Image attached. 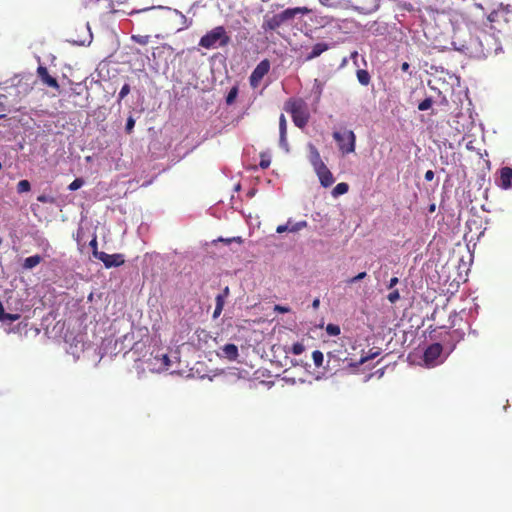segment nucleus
Instances as JSON below:
<instances>
[{
	"mask_svg": "<svg viewBox=\"0 0 512 512\" xmlns=\"http://www.w3.org/2000/svg\"><path fill=\"white\" fill-rule=\"evenodd\" d=\"M451 45L454 50L476 58L498 54L502 50L495 35L486 30H480L472 38L470 29L459 28L452 36Z\"/></svg>",
	"mask_w": 512,
	"mask_h": 512,
	"instance_id": "nucleus-1",
	"label": "nucleus"
},
{
	"mask_svg": "<svg viewBox=\"0 0 512 512\" xmlns=\"http://www.w3.org/2000/svg\"><path fill=\"white\" fill-rule=\"evenodd\" d=\"M45 335L48 338L62 337L68 345L67 353L75 358H79L84 351L86 334L81 330V325L78 322H55L51 330L50 326L47 325Z\"/></svg>",
	"mask_w": 512,
	"mask_h": 512,
	"instance_id": "nucleus-2",
	"label": "nucleus"
},
{
	"mask_svg": "<svg viewBox=\"0 0 512 512\" xmlns=\"http://www.w3.org/2000/svg\"><path fill=\"white\" fill-rule=\"evenodd\" d=\"M150 332L142 322H132L131 331L123 336L125 348L135 353H141L142 349L150 342Z\"/></svg>",
	"mask_w": 512,
	"mask_h": 512,
	"instance_id": "nucleus-3",
	"label": "nucleus"
},
{
	"mask_svg": "<svg viewBox=\"0 0 512 512\" xmlns=\"http://www.w3.org/2000/svg\"><path fill=\"white\" fill-rule=\"evenodd\" d=\"M230 42V37L223 26H217L201 37L199 46L205 49H217Z\"/></svg>",
	"mask_w": 512,
	"mask_h": 512,
	"instance_id": "nucleus-4",
	"label": "nucleus"
},
{
	"mask_svg": "<svg viewBox=\"0 0 512 512\" xmlns=\"http://www.w3.org/2000/svg\"><path fill=\"white\" fill-rule=\"evenodd\" d=\"M285 110L291 114L293 122L297 127L303 128L308 123L309 112L304 100L290 99L285 104Z\"/></svg>",
	"mask_w": 512,
	"mask_h": 512,
	"instance_id": "nucleus-5",
	"label": "nucleus"
},
{
	"mask_svg": "<svg viewBox=\"0 0 512 512\" xmlns=\"http://www.w3.org/2000/svg\"><path fill=\"white\" fill-rule=\"evenodd\" d=\"M2 328L6 333H16L26 338H35L41 328L35 322H2Z\"/></svg>",
	"mask_w": 512,
	"mask_h": 512,
	"instance_id": "nucleus-6",
	"label": "nucleus"
},
{
	"mask_svg": "<svg viewBox=\"0 0 512 512\" xmlns=\"http://www.w3.org/2000/svg\"><path fill=\"white\" fill-rule=\"evenodd\" d=\"M333 138L342 154L346 155L355 151L356 136L352 130L335 131Z\"/></svg>",
	"mask_w": 512,
	"mask_h": 512,
	"instance_id": "nucleus-7",
	"label": "nucleus"
},
{
	"mask_svg": "<svg viewBox=\"0 0 512 512\" xmlns=\"http://www.w3.org/2000/svg\"><path fill=\"white\" fill-rule=\"evenodd\" d=\"M147 363L151 366V370H166L170 366V359L168 357V354L163 349H153L150 352L149 358L146 360Z\"/></svg>",
	"mask_w": 512,
	"mask_h": 512,
	"instance_id": "nucleus-8",
	"label": "nucleus"
},
{
	"mask_svg": "<svg viewBox=\"0 0 512 512\" xmlns=\"http://www.w3.org/2000/svg\"><path fill=\"white\" fill-rule=\"evenodd\" d=\"M435 13L440 16H445L448 18V20L450 21L451 25L453 26V35H455V32L459 29V28H464V29H469L467 27V25L465 24L464 22V16L463 14L458 11V10H455V9H452V8H448V9H438L436 8L435 9Z\"/></svg>",
	"mask_w": 512,
	"mask_h": 512,
	"instance_id": "nucleus-9",
	"label": "nucleus"
},
{
	"mask_svg": "<svg viewBox=\"0 0 512 512\" xmlns=\"http://www.w3.org/2000/svg\"><path fill=\"white\" fill-rule=\"evenodd\" d=\"M443 351V347L440 343H433L429 345L423 353V362L426 367H435L441 363L438 359L440 358Z\"/></svg>",
	"mask_w": 512,
	"mask_h": 512,
	"instance_id": "nucleus-10",
	"label": "nucleus"
},
{
	"mask_svg": "<svg viewBox=\"0 0 512 512\" xmlns=\"http://www.w3.org/2000/svg\"><path fill=\"white\" fill-rule=\"evenodd\" d=\"M270 70V62L267 59L262 60L252 71L249 82L252 88H257L263 79V77L269 72Z\"/></svg>",
	"mask_w": 512,
	"mask_h": 512,
	"instance_id": "nucleus-11",
	"label": "nucleus"
},
{
	"mask_svg": "<svg viewBox=\"0 0 512 512\" xmlns=\"http://www.w3.org/2000/svg\"><path fill=\"white\" fill-rule=\"evenodd\" d=\"M94 256L102 261L106 268L117 267L124 263L121 254H107L105 252L93 251Z\"/></svg>",
	"mask_w": 512,
	"mask_h": 512,
	"instance_id": "nucleus-12",
	"label": "nucleus"
},
{
	"mask_svg": "<svg viewBox=\"0 0 512 512\" xmlns=\"http://www.w3.org/2000/svg\"><path fill=\"white\" fill-rule=\"evenodd\" d=\"M496 184L498 187L508 190L512 188V168L511 167H503L499 171V177L496 179Z\"/></svg>",
	"mask_w": 512,
	"mask_h": 512,
	"instance_id": "nucleus-13",
	"label": "nucleus"
},
{
	"mask_svg": "<svg viewBox=\"0 0 512 512\" xmlns=\"http://www.w3.org/2000/svg\"><path fill=\"white\" fill-rule=\"evenodd\" d=\"M310 13V9L307 7H295V8H287L281 13H278L280 19L283 23L294 19L298 14L307 15Z\"/></svg>",
	"mask_w": 512,
	"mask_h": 512,
	"instance_id": "nucleus-14",
	"label": "nucleus"
},
{
	"mask_svg": "<svg viewBox=\"0 0 512 512\" xmlns=\"http://www.w3.org/2000/svg\"><path fill=\"white\" fill-rule=\"evenodd\" d=\"M283 24L278 14L274 15H265L262 23V29L267 31H274L278 29Z\"/></svg>",
	"mask_w": 512,
	"mask_h": 512,
	"instance_id": "nucleus-15",
	"label": "nucleus"
},
{
	"mask_svg": "<svg viewBox=\"0 0 512 512\" xmlns=\"http://www.w3.org/2000/svg\"><path fill=\"white\" fill-rule=\"evenodd\" d=\"M307 225L308 224L306 221H300V222L293 223L291 220H288V222L286 224L279 225L276 228V232L284 233V232L288 231V232L296 233V232L302 230L303 228L307 227Z\"/></svg>",
	"mask_w": 512,
	"mask_h": 512,
	"instance_id": "nucleus-16",
	"label": "nucleus"
},
{
	"mask_svg": "<svg viewBox=\"0 0 512 512\" xmlns=\"http://www.w3.org/2000/svg\"><path fill=\"white\" fill-rule=\"evenodd\" d=\"M315 172L318 175L322 186L329 187L334 183V177L326 165L315 170Z\"/></svg>",
	"mask_w": 512,
	"mask_h": 512,
	"instance_id": "nucleus-17",
	"label": "nucleus"
},
{
	"mask_svg": "<svg viewBox=\"0 0 512 512\" xmlns=\"http://www.w3.org/2000/svg\"><path fill=\"white\" fill-rule=\"evenodd\" d=\"M37 74H38L39 78L42 80V82L44 84H46L47 86L56 88V89L59 88L57 80L54 77L49 75L46 67L39 66L37 68Z\"/></svg>",
	"mask_w": 512,
	"mask_h": 512,
	"instance_id": "nucleus-18",
	"label": "nucleus"
},
{
	"mask_svg": "<svg viewBox=\"0 0 512 512\" xmlns=\"http://www.w3.org/2000/svg\"><path fill=\"white\" fill-rule=\"evenodd\" d=\"M308 148H309V152H310L309 160H310V163L312 164L314 170H317V169L325 166L316 147L312 144H309Z\"/></svg>",
	"mask_w": 512,
	"mask_h": 512,
	"instance_id": "nucleus-19",
	"label": "nucleus"
},
{
	"mask_svg": "<svg viewBox=\"0 0 512 512\" xmlns=\"http://www.w3.org/2000/svg\"><path fill=\"white\" fill-rule=\"evenodd\" d=\"M221 357L229 360L234 361L239 356L238 348L234 344H226L221 348Z\"/></svg>",
	"mask_w": 512,
	"mask_h": 512,
	"instance_id": "nucleus-20",
	"label": "nucleus"
},
{
	"mask_svg": "<svg viewBox=\"0 0 512 512\" xmlns=\"http://www.w3.org/2000/svg\"><path fill=\"white\" fill-rule=\"evenodd\" d=\"M329 49V45L324 42H320L315 44L312 47L311 52L305 57L306 61H310L314 58L319 57L323 52L327 51Z\"/></svg>",
	"mask_w": 512,
	"mask_h": 512,
	"instance_id": "nucleus-21",
	"label": "nucleus"
},
{
	"mask_svg": "<svg viewBox=\"0 0 512 512\" xmlns=\"http://www.w3.org/2000/svg\"><path fill=\"white\" fill-rule=\"evenodd\" d=\"M323 5L332 8H344L348 9L351 7L350 0H319Z\"/></svg>",
	"mask_w": 512,
	"mask_h": 512,
	"instance_id": "nucleus-22",
	"label": "nucleus"
},
{
	"mask_svg": "<svg viewBox=\"0 0 512 512\" xmlns=\"http://www.w3.org/2000/svg\"><path fill=\"white\" fill-rule=\"evenodd\" d=\"M42 260L43 259L40 255H33V256L27 257L24 260L22 266L26 270H31L34 267H36L38 264H40Z\"/></svg>",
	"mask_w": 512,
	"mask_h": 512,
	"instance_id": "nucleus-23",
	"label": "nucleus"
},
{
	"mask_svg": "<svg viewBox=\"0 0 512 512\" xmlns=\"http://www.w3.org/2000/svg\"><path fill=\"white\" fill-rule=\"evenodd\" d=\"M349 186L345 182L338 183L332 190L333 197H338L348 192Z\"/></svg>",
	"mask_w": 512,
	"mask_h": 512,
	"instance_id": "nucleus-24",
	"label": "nucleus"
},
{
	"mask_svg": "<svg viewBox=\"0 0 512 512\" xmlns=\"http://www.w3.org/2000/svg\"><path fill=\"white\" fill-rule=\"evenodd\" d=\"M357 79L362 85H368L370 82V75L366 70L360 69L357 71Z\"/></svg>",
	"mask_w": 512,
	"mask_h": 512,
	"instance_id": "nucleus-25",
	"label": "nucleus"
},
{
	"mask_svg": "<svg viewBox=\"0 0 512 512\" xmlns=\"http://www.w3.org/2000/svg\"><path fill=\"white\" fill-rule=\"evenodd\" d=\"M312 359L316 367H321L324 360V355L321 351L315 350L312 353Z\"/></svg>",
	"mask_w": 512,
	"mask_h": 512,
	"instance_id": "nucleus-26",
	"label": "nucleus"
},
{
	"mask_svg": "<svg viewBox=\"0 0 512 512\" xmlns=\"http://www.w3.org/2000/svg\"><path fill=\"white\" fill-rule=\"evenodd\" d=\"M305 350V346L302 342H296L292 344L290 352L294 355H301Z\"/></svg>",
	"mask_w": 512,
	"mask_h": 512,
	"instance_id": "nucleus-27",
	"label": "nucleus"
},
{
	"mask_svg": "<svg viewBox=\"0 0 512 512\" xmlns=\"http://www.w3.org/2000/svg\"><path fill=\"white\" fill-rule=\"evenodd\" d=\"M31 185L28 180H21L17 184V192L18 193H25L30 191Z\"/></svg>",
	"mask_w": 512,
	"mask_h": 512,
	"instance_id": "nucleus-28",
	"label": "nucleus"
},
{
	"mask_svg": "<svg viewBox=\"0 0 512 512\" xmlns=\"http://www.w3.org/2000/svg\"><path fill=\"white\" fill-rule=\"evenodd\" d=\"M326 332L329 336H337L340 334V327L337 324L329 323L326 326Z\"/></svg>",
	"mask_w": 512,
	"mask_h": 512,
	"instance_id": "nucleus-29",
	"label": "nucleus"
},
{
	"mask_svg": "<svg viewBox=\"0 0 512 512\" xmlns=\"http://www.w3.org/2000/svg\"><path fill=\"white\" fill-rule=\"evenodd\" d=\"M132 40L138 44L146 45L150 40V36L149 35H133Z\"/></svg>",
	"mask_w": 512,
	"mask_h": 512,
	"instance_id": "nucleus-30",
	"label": "nucleus"
},
{
	"mask_svg": "<svg viewBox=\"0 0 512 512\" xmlns=\"http://www.w3.org/2000/svg\"><path fill=\"white\" fill-rule=\"evenodd\" d=\"M84 185V181L83 179L81 178H76L74 181H72L69 186H68V189L70 191H76L78 189H80L82 186Z\"/></svg>",
	"mask_w": 512,
	"mask_h": 512,
	"instance_id": "nucleus-31",
	"label": "nucleus"
},
{
	"mask_svg": "<svg viewBox=\"0 0 512 512\" xmlns=\"http://www.w3.org/2000/svg\"><path fill=\"white\" fill-rule=\"evenodd\" d=\"M237 95H238V88L237 87H233L229 91V93H228V95L226 97L227 104H232L235 101Z\"/></svg>",
	"mask_w": 512,
	"mask_h": 512,
	"instance_id": "nucleus-32",
	"label": "nucleus"
},
{
	"mask_svg": "<svg viewBox=\"0 0 512 512\" xmlns=\"http://www.w3.org/2000/svg\"><path fill=\"white\" fill-rule=\"evenodd\" d=\"M279 133L287 134V121L283 114H281L279 118Z\"/></svg>",
	"mask_w": 512,
	"mask_h": 512,
	"instance_id": "nucleus-33",
	"label": "nucleus"
},
{
	"mask_svg": "<svg viewBox=\"0 0 512 512\" xmlns=\"http://www.w3.org/2000/svg\"><path fill=\"white\" fill-rule=\"evenodd\" d=\"M216 241L224 242L226 244H231L233 242H236L238 244H242L243 243V239L240 236L232 237V238H222V237H220Z\"/></svg>",
	"mask_w": 512,
	"mask_h": 512,
	"instance_id": "nucleus-34",
	"label": "nucleus"
},
{
	"mask_svg": "<svg viewBox=\"0 0 512 512\" xmlns=\"http://www.w3.org/2000/svg\"><path fill=\"white\" fill-rule=\"evenodd\" d=\"M432 103L433 101L431 98H426L418 105V109L420 111H426L431 108Z\"/></svg>",
	"mask_w": 512,
	"mask_h": 512,
	"instance_id": "nucleus-35",
	"label": "nucleus"
},
{
	"mask_svg": "<svg viewBox=\"0 0 512 512\" xmlns=\"http://www.w3.org/2000/svg\"><path fill=\"white\" fill-rule=\"evenodd\" d=\"M87 30H88L87 38H85L83 40H73V43L78 44V45L90 44L92 41V34L90 32V27L88 25H87Z\"/></svg>",
	"mask_w": 512,
	"mask_h": 512,
	"instance_id": "nucleus-36",
	"label": "nucleus"
},
{
	"mask_svg": "<svg viewBox=\"0 0 512 512\" xmlns=\"http://www.w3.org/2000/svg\"><path fill=\"white\" fill-rule=\"evenodd\" d=\"M287 134H280V138H279V145L282 149H284L286 152L289 151V145H288V141H287Z\"/></svg>",
	"mask_w": 512,
	"mask_h": 512,
	"instance_id": "nucleus-37",
	"label": "nucleus"
},
{
	"mask_svg": "<svg viewBox=\"0 0 512 512\" xmlns=\"http://www.w3.org/2000/svg\"><path fill=\"white\" fill-rule=\"evenodd\" d=\"M387 299L390 303H396L400 299L398 290H393L387 295Z\"/></svg>",
	"mask_w": 512,
	"mask_h": 512,
	"instance_id": "nucleus-38",
	"label": "nucleus"
},
{
	"mask_svg": "<svg viewBox=\"0 0 512 512\" xmlns=\"http://www.w3.org/2000/svg\"><path fill=\"white\" fill-rule=\"evenodd\" d=\"M130 92L129 84H124L118 94L119 101L123 100Z\"/></svg>",
	"mask_w": 512,
	"mask_h": 512,
	"instance_id": "nucleus-39",
	"label": "nucleus"
},
{
	"mask_svg": "<svg viewBox=\"0 0 512 512\" xmlns=\"http://www.w3.org/2000/svg\"><path fill=\"white\" fill-rule=\"evenodd\" d=\"M502 17V13L499 11H493L489 16L488 20L492 24L494 22H497L499 18Z\"/></svg>",
	"mask_w": 512,
	"mask_h": 512,
	"instance_id": "nucleus-40",
	"label": "nucleus"
},
{
	"mask_svg": "<svg viewBox=\"0 0 512 512\" xmlns=\"http://www.w3.org/2000/svg\"><path fill=\"white\" fill-rule=\"evenodd\" d=\"M135 126V120L132 116L127 119L125 130L127 133H131Z\"/></svg>",
	"mask_w": 512,
	"mask_h": 512,
	"instance_id": "nucleus-41",
	"label": "nucleus"
},
{
	"mask_svg": "<svg viewBox=\"0 0 512 512\" xmlns=\"http://www.w3.org/2000/svg\"><path fill=\"white\" fill-rule=\"evenodd\" d=\"M270 158L269 157H266L265 155H262L261 156V161L259 163V166L262 168V169H266L270 166Z\"/></svg>",
	"mask_w": 512,
	"mask_h": 512,
	"instance_id": "nucleus-42",
	"label": "nucleus"
},
{
	"mask_svg": "<svg viewBox=\"0 0 512 512\" xmlns=\"http://www.w3.org/2000/svg\"><path fill=\"white\" fill-rule=\"evenodd\" d=\"M366 275H367L366 272H361V273L357 274L356 276L352 277L351 279H349L347 282L349 284L355 283L357 281L364 279L366 277Z\"/></svg>",
	"mask_w": 512,
	"mask_h": 512,
	"instance_id": "nucleus-43",
	"label": "nucleus"
},
{
	"mask_svg": "<svg viewBox=\"0 0 512 512\" xmlns=\"http://www.w3.org/2000/svg\"><path fill=\"white\" fill-rule=\"evenodd\" d=\"M369 352H371V353H369L367 356L361 357L360 363H364L367 360L373 359V358H375L376 356L379 355V351L372 352V349H369Z\"/></svg>",
	"mask_w": 512,
	"mask_h": 512,
	"instance_id": "nucleus-44",
	"label": "nucleus"
},
{
	"mask_svg": "<svg viewBox=\"0 0 512 512\" xmlns=\"http://www.w3.org/2000/svg\"><path fill=\"white\" fill-rule=\"evenodd\" d=\"M369 352H371V353H369L367 356L361 357L360 363H364L367 360L373 359V358H375L376 356L379 355V351L372 352V349H369Z\"/></svg>",
	"mask_w": 512,
	"mask_h": 512,
	"instance_id": "nucleus-45",
	"label": "nucleus"
},
{
	"mask_svg": "<svg viewBox=\"0 0 512 512\" xmlns=\"http://www.w3.org/2000/svg\"><path fill=\"white\" fill-rule=\"evenodd\" d=\"M37 200L41 203H53L54 202V199L47 195H39L37 197Z\"/></svg>",
	"mask_w": 512,
	"mask_h": 512,
	"instance_id": "nucleus-46",
	"label": "nucleus"
},
{
	"mask_svg": "<svg viewBox=\"0 0 512 512\" xmlns=\"http://www.w3.org/2000/svg\"><path fill=\"white\" fill-rule=\"evenodd\" d=\"M273 310L275 312H279V313H287V312H290V308L288 306H281V305H275L273 307Z\"/></svg>",
	"mask_w": 512,
	"mask_h": 512,
	"instance_id": "nucleus-47",
	"label": "nucleus"
},
{
	"mask_svg": "<svg viewBox=\"0 0 512 512\" xmlns=\"http://www.w3.org/2000/svg\"><path fill=\"white\" fill-rule=\"evenodd\" d=\"M224 303H225V295H218L216 297V305H220L221 308H223L224 306Z\"/></svg>",
	"mask_w": 512,
	"mask_h": 512,
	"instance_id": "nucleus-48",
	"label": "nucleus"
},
{
	"mask_svg": "<svg viewBox=\"0 0 512 512\" xmlns=\"http://www.w3.org/2000/svg\"><path fill=\"white\" fill-rule=\"evenodd\" d=\"M398 282H399V279L397 277L391 278L387 285V288L392 289L396 284H398Z\"/></svg>",
	"mask_w": 512,
	"mask_h": 512,
	"instance_id": "nucleus-49",
	"label": "nucleus"
},
{
	"mask_svg": "<svg viewBox=\"0 0 512 512\" xmlns=\"http://www.w3.org/2000/svg\"><path fill=\"white\" fill-rule=\"evenodd\" d=\"M424 178L426 181H432L434 178V172L432 170L426 171Z\"/></svg>",
	"mask_w": 512,
	"mask_h": 512,
	"instance_id": "nucleus-50",
	"label": "nucleus"
},
{
	"mask_svg": "<svg viewBox=\"0 0 512 512\" xmlns=\"http://www.w3.org/2000/svg\"><path fill=\"white\" fill-rule=\"evenodd\" d=\"M222 309H223V308H221V307H220V305H216L215 310H214V313H213V318H217V317H219V315H220V314H221V312H222Z\"/></svg>",
	"mask_w": 512,
	"mask_h": 512,
	"instance_id": "nucleus-51",
	"label": "nucleus"
},
{
	"mask_svg": "<svg viewBox=\"0 0 512 512\" xmlns=\"http://www.w3.org/2000/svg\"><path fill=\"white\" fill-rule=\"evenodd\" d=\"M90 245L93 247L94 251L97 250V240H96V238L91 240Z\"/></svg>",
	"mask_w": 512,
	"mask_h": 512,
	"instance_id": "nucleus-52",
	"label": "nucleus"
},
{
	"mask_svg": "<svg viewBox=\"0 0 512 512\" xmlns=\"http://www.w3.org/2000/svg\"><path fill=\"white\" fill-rule=\"evenodd\" d=\"M7 318H8V320L14 321V320H18L19 316L18 315H10V314H8Z\"/></svg>",
	"mask_w": 512,
	"mask_h": 512,
	"instance_id": "nucleus-53",
	"label": "nucleus"
},
{
	"mask_svg": "<svg viewBox=\"0 0 512 512\" xmlns=\"http://www.w3.org/2000/svg\"><path fill=\"white\" fill-rule=\"evenodd\" d=\"M401 69H402L403 71H405V72H406V71H408V69H409V64H408L407 62H404V63L402 64V66H401Z\"/></svg>",
	"mask_w": 512,
	"mask_h": 512,
	"instance_id": "nucleus-54",
	"label": "nucleus"
},
{
	"mask_svg": "<svg viewBox=\"0 0 512 512\" xmlns=\"http://www.w3.org/2000/svg\"><path fill=\"white\" fill-rule=\"evenodd\" d=\"M221 295H225V298L229 295V288L225 287L223 293Z\"/></svg>",
	"mask_w": 512,
	"mask_h": 512,
	"instance_id": "nucleus-55",
	"label": "nucleus"
},
{
	"mask_svg": "<svg viewBox=\"0 0 512 512\" xmlns=\"http://www.w3.org/2000/svg\"><path fill=\"white\" fill-rule=\"evenodd\" d=\"M319 304H320L319 299H315V300L313 301V307H314V308H318Z\"/></svg>",
	"mask_w": 512,
	"mask_h": 512,
	"instance_id": "nucleus-56",
	"label": "nucleus"
},
{
	"mask_svg": "<svg viewBox=\"0 0 512 512\" xmlns=\"http://www.w3.org/2000/svg\"><path fill=\"white\" fill-rule=\"evenodd\" d=\"M178 14L181 15V17L183 18L184 22L186 23L187 22V19L185 17V15H183L182 13H180L179 11H176Z\"/></svg>",
	"mask_w": 512,
	"mask_h": 512,
	"instance_id": "nucleus-57",
	"label": "nucleus"
},
{
	"mask_svg": "<svg viewBox=\"0 0 512 512\" xmlns=\"http://www.w3.org/2000/svg\"><path fill=\"white\" fill-rule=\"evenodd\" d=\"M434 209H435V206H434V205H432V206L430 207V211H434Z\"/></svg>",
	"mask_w": 512,
	"mask_h": 512,
	"instance_id": "nucleus-58",
	"label": "nucleus"
},
{
	"mask_svg": "<svg viewBox=\"0 0 512 512\" xmlns=\"http://www.w3.org/2000/svg\"><path fill=\"white\" fill-rule=\"evenodd\" d=\"M496 29L493 25L490 26V30Z\"/></svg>",
	"mask_w": 512,
	"mask_h": 512,
	"instance_id": "nucleus-59",
	"label": "nucleus"
},
{
	"mask_svg": "<svg viewBox=\"0 0 512 512\" xmlns=\"http://www.w3.org/2000/svg\"><path fill=\"white\" fill-rule=\"evenodd\" d=\"M5 117V114H0V118H4Z\"/></svg>",
	"mask_w": 512,
	"mask_h": 512,
	"instance_id": "nucleus-60",
	"label": "nucleus"
},
{
	"mask_svg": "<svg viewBox=\"0 0 512 512\" xmlns=\"http://www.w3.org/2000/svg\"><path fill=\"white\" fill-rule=\"evenodd\" d=\"M2 243V239L0 238V244Z\"/></svg>",
	"mask_w": 512,
	"mask_h": 512,
	"instance_id": "nucleus-61",
	"label": "nucleus"
}]
</instances>
